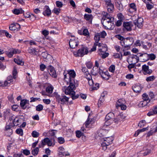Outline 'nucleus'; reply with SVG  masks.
<instances>
[{"mask_svg":"<svg viewBox=\"0 0 157 157\" xmlns=\"http://www.w3.org/2000/svg\"><path fill=\"white\" fill-rule=\"evenodd\" d=\"M28 15V16L26 17V18H30V19L32 20H34L36 18V17L33 14H31L30 15Z\"/></svg>","mask_w":157,"mask_h":157,"instance_id":"obj_48","label":"nucleus"},{"mask_svg":"<svg viewBox=\"0 0 157 157\" xmlns=\"http://www.w3.org/2000/svg\"><path fill=\"white\" fill-rule=\"evenodd\" d=\"M113 140V138L112 137H109L104 138L103 142H105L107 145H109L112 143V141Z\"/></svg>","mask_w":157,"mask_h":157,"instance_id":"obj_17","label":"nucleus"},{"mask_svg":"<svg viewBox=\"0 0 157 157\" xmlns=\"http://www.w3.org/2000/svg\"><path fill=\"white\" fill-rule=\"evenodd\" d=\"M28 51L30 54L33 55H36L38 53V52L35 48H29Z\"/></svg>","mask_w":157,"mask_h":157,"instance_id":"obj_21","label":"nucleus"},{"mask_svg":"<svg viewBox=\"0 0 157 157\" xmlns=\"http://www.w3.org/2000/svg\"><path fill=\"white\" fill-rule=\"evenodd\" d=\"M124 27L128 31H131L132 26L131 22H124L123 24Z\"/></svg>","mask_w":157,"mask_h":157,"instance_id":"obj_15","label":"nucleus"},{"mask_svg":"<svg viewBox=\"0 0 157 157\" xmlns=\"http://www.w3.org/2000/svg\"><path fill=\"white\" fill-rule=\"evenodd\" d=\"M14 62L18 65H23L24 64V63L18 58L14 59Z\"/></svg>","mask_w":157,"mask_h":157,"instance_id":"obj_32","label":"nucleus"},{"mask_svg":"<svg viewBox=\"0 0 157 157\" xmlns=\"http://www.w3.org/2000/svg\"><path fill=\"white\" fill-rule=\"evenodd\" d=\"M10 51H11L13 55L17 53H19L21 52L20 51H19V50L13 48H12V49H11Z\"/></svg>","mask_w":157,"mask_h":157,"instance_id":"obj_47","label":"nucleus"},{"mask_svg":"<svg viewBox=\"0 0 157 157\" xmlns=\"http://www.w3.org/2000/svg\"><path fill=\"white\" fill-rule=\"evenodd\" d=\"M87 80H88V83L89 85L93 86L94 84V82L93 80L92 79V78L90 79H87Z\"/></svg>","mask_w":157,"mask_h":157,"instance_id":"obj_64","label":"nucleus"},{"mask_svg":"<svg viewBox=\"0 0 157 157\" xmlns=\"http://www.w3.org/2000/svg\"><path fill=\"white\" fill-rule=\"evenodd\" d=\"M99 87V84L98 83H94L92 87V90H97Z\"/></svg>","mask_w":157,"mask_h":157,"instance_id":"obj_55","label":"nucleus"},{"mask_svg":"<svg viewBox=\"0 0 157 157\" xmlns=\"http://www.w3.org/2000/svg\"><path fill=\"white\" fill-rule=\"evenodd\" d=\"M64 149L62 147H60L58 148V151L59 152V155H65V156H69L70 154L67 152L63 151Z\"/></svg>","mask_w":157,"mask_h":157,"instance_id":"obj_14","label":"nucleus"},{"mask_svg":"<svg viewBox=\"0 0 157 157\" xmlns=\"http://www.w3.org/2000/svg\"><path fill=\"white\" fill-rule=\"evenodd\" d=\"M122 115L121 114L119 115L115 118L114 119L113 121L116 124H118L119 122H120L121 120L124 118L122 117Z\"/></svg>","mask_w":157,"mask_h":157,"instance_id":"obj_26","label":"nucleus"},{"mask_svg":"<svg viewBox=\"0 0 157 157\" xmlns=\"http://www.w3.org/2000/svg\"><path fill=\"white\" fill-rule=\"evenodd\" d=\"M64 138L62 137H59L58 138V142L60 144H63L64 142Z\"/></svg>","mask_w":157,"mask_h":157,"instance_id":"obj_61","label":"nucleus"},{"mask_svg":"<svg viewBox=\"0 0 157 157\" xmlns=\"http://www.w3.org/2000/svg\"><path fill=\"white\" fill-rule=\"evenodd\" d=\"M39 151V149L38 147H36L35 149L33 150L32 152V154L34 155H36L38 154Z\"/></svg>","mask_w":157,"mask_h":157,"instance_id":"obj_42","label":"nucleus"},{"mask_svg":"<svg viewBox=\"0 0 157 157\" xmlns=\"http://www.w3.org/2000/svg\"><path fill=\"white\" fill-rule=\"evenodd\" d=\"M142 71L144 75H150L152 72L151 70L149 69L148 66L144 64L142 67Z\"/></svg>","mask_w":157,"mask_h":157,"instance_id":"obj_9","label":"nucleus"},{"mask_svg":"<svg viewBox=\"0 0 157 157\" xmlns=\"http://www.w3.org/2000/svg\"><path fill=\"white\" fill-rule=\"evenodd\" d=\"M157 113V107H155L153 109L151 110L149 112L147 113L148 116L153 115Z\"/></svg>","mask_w":157,"mask_h":157,"instance_id":"obj_23","label":"nucleus"},{"mask_svg":"<svg viewBox=\"0 0 157 157\" xmlns=\"http://www.w3.org/2000/svg\"><path fill=\"white\" fill-rule=\"evenodd\" d=\"M60 9L59 8H55L52 10V12L57 15H58L60 12Z\"/></svg>","mask_w":157,"mask_h":157,"instance_id":"obj_49","label":"nucleus"},{"mask_svg":"<svg viewBox=\"0 0 157 157\" xmlns=\"http://www.w3.org/2000/svg\"><path fill=\"white\" fill-rule=\"evenodd\" d=\"M13 13L16 15H18L23 13L24 11L21 8L18 9H15L13 11Z\"/></svg>","mask_w":157,"mask_h":157,"instance_id":"obj_28","label":"nucleus"},{"mask_svg":"<svg viewBox=\"0 0 157 157\" xmlns=\"http://www.w3.org/2000/svg\"><path fill=\"white\" fill-rule=\"evenodd\" d=\"M17 74V71L16 68L14 67L13 70V76L14 79H15L16 78V76Z\"/></svg>","mask_w":157,"mask_h":157,"instance_id":"obj_59","label":"nucleus"},{"mask_svg":"<svg viewBox=\"0 0 157 157\" xmlns=\"http://www.w3.org/2000/svg\"><path fill=\"white\" fill-rule=\"evenodd\" d=\"M143 99L144 100L150 102V100L148 95L146 93L142 95Z\"/></svg>","mask_w":157,"mask_h":157,"instance_id":"obj_38","label":"nucleus"},{"mask_svg":"<svg viewBox=\"0 0 157 157\" xmlns=\"http://www.w3.org/2000/svg\"><path fill=\"white\" fill-rule=\"evenodd\" d=\"M51 10H50L49 6H46L44 9V11L43 13V14L44 16L49 17L51 15Z\"/></svg>","mask_w":157,"mask_h":157,"instance_id":"obj_13","label":"nucleus"},{"mask_svg":"<svg viewBox=\"0 0 157 157\" xmlns=\"http://www.w3.org/2000/svg\"><path fill=\"white\" fill-rule=\"evenodd\" d=\"M46 144H47L49 146H52V141L48 138H45L43 140H42L41 143V144L39 145V147L40 148L43 147Z\"/></svg>","mask_w":157,"mask_h":157,"instance_id":"obj_7","label":"nucleus"},{"mask_svg":"<svg viewBox=\"0 0 157 157\" xmlns=\"http://www.w3.org/2000/svg\"><path fill=\"white\" fill-rule=\"evenodd\" d=\"M117 8L121 11H123V7L122 5L120 3H117L116 4Z\"/></svg>","mask_w":157,"mask_h":157,"instance_id":"obj_41","label":"nucleus"},{"mask_svg":"<svg viewBox=\"0 0 157 157\" xmlns=\"http://www.w3.org/2000/svg\"><path fill=\"white\" fill-rule=\"evenodd\" d=\"M55 97L56 99L59 102H60V103L62 104H66L68 102L69 98L64 94L60 96L56 94Z\"/></svg>","mask_w":157,"mask_h":157,"instance_id":"obj_6","label":"nucleus"},{"mask_svg":"<svg viewBox=\"0 0 157 157\" xmlns=\"http://www.w3.org/2000/svg\"><path fill=\"white\" fill-rule=\"evenodd\" d=\"M56 6L59 8H61L63 6V4L62 2L59 1H57L56 2Z\"/></svg>","mask_w":157,"mask_h":157,"instance_id":"obj_54","label":"nucleus"},{"mask_svg":"<svg viewBox=\"0 0 157 157\" xmlns=\"http://www.w3.org/2000/svg\"><path fill=\"white\" fill-rule=\"evenodd\" d=\"M23 153L26 155H28L30 154L29 151L27 149L23 150L22 151Z\"/></svg>","mask_w":157,"mask_h":157,"instance_id":"obj_62","label":"nucleus"},{"mask_svg":"<svg viewBox=\"0 0 157 157\" xmlns=\"http://www.w3.org/2000/svg\"><path fill=\"white\" fill-rule=\"evenodd\" d=\"M88 53V50L87 47L82 46L77 52H73V54L75 56L82 57Z\"/></svg>","mask_w":157,"mask_h":157,"instance_id":"obj_5","label":"nucleus"},{"mask_svg":"<svg viewBox=\"0 0 157 157\" xmlns=\"http://www.w3.org/2000/svg\"><path fill=\"white\" fill-rule=\"evenodd\" d=\"M84 18L87 21H91L92 19V16L91 14H85L84 16Z\"/></svg>","mask_w":157,"mask_h":157,"instance_id":"obj_36","label":"nucleus"},{"mask_svg":"<svg viewBox=\"0 0 157 157\" xmlns=\"http://www.w3.org/2000/svg\"><path fill=\"white\" fill-rule=\"evenodd\" d=\"M151 151L150 149H144V152L142 153V154H143L144 156H147L151 152Z\"/></svg>","mask_w":157,"mask_h":157,"instance_id":"obj_37","label":"nucleus"},{"mask_svg":"<svg viewBox=\"0 0 157 157\" xmlns=\"http://www.w3.org/2000/svg\"><path fill=\"white\" fill-rule=\"evenodd\" d=\"M21 119H19L17 117L15 118L12 121L13 124H12V126H17L19 125L21 123Z\"/></svg>","mask_w":157,"mask_h":157,"instance_id":"obj_22","label":"nucleus"},{"mask_svg":"<svg viewBox=\"0 0 157 157\" xmlns=\"http://www.w3.org/2000/svg\"><path fill=\"white\" fill-rule=\"evenodd\" d=\"M16 132L17 134H20L21 136H22L23 134V130L20 128L17 129L16 130Z\"/></svg>","mask_w":157,"mask_h":157,"instance_id":"obj_51","label":"nucleus"},{"mask_svg":"<svg viewBox=\"0 0 157 157\" xmlns=\"http://www.w3.org/2000/svg\"><path fill=\"white\" fill-rule=\"evenodd\" d=\"M29 102V101L27 100H23L21 101L20 102L21 106L24 109H25V108H24L25 105Z\"/></svg>","mask_w":157,"mask_h":157,"instance_id":"obj_35","label":"nucleus"},{"mask_svg":"<svg viewBox=\"0 0 157 157\" xmlns=\"http://www.w3.org/2000/svg\"><path fill=\"white\" fill-rule=\"evenodd\" d=\"M129 59L130 60L132 59L133 60H132V63L134 64L137 63L139 60V57L136 55H133L129 57Z\"/></svg>","mask_w":157,"mask_h":157,"instance_id":"obj_19","label":"nucleus"},{"mask_svg":"<svg viewBox=\"0 0 157 157\" xmlns=\"http://www.w3.org/2000/svg\"><path fill=\"white\" fill-rule=\"evenodd\" d=\"M83 34L85 36H89V33L88 30L86 29H84L83 31Z\"/></svg>","mask_w":157,"mask_h":157,"instance_id":"obj_57","label":"nucleus"},{"mask_svg":"<svg viewBox=\"0 0 157 157\" xmlns=\"http://www.w3.org/2000/svg\"><path fill=\"white\" fill-rule=\"evenodd\" d=\"M98 54L102 56L103 58H105L107 57L109 54L106 52L107 50L106 45L103 44L99 43L98 44Z\"/></svg>","mask_w":157,"mask_h":157,"instance_id":"obj_4","label":"nucleus"},{"mask_svg":"<svg viewBox=\"0 0 157 157\" xmlns=\"http://www.w3.org/2000/svg\"><path fill=\"white\" fill-rule=\"evenodd\" d=\"M69 85L65 89V93L66 94H69L71 96L72 99L74 100L78 98V96L75 95V90L76 87V83L72 82H68Z\"/></svg>","mask_w":157,"mask_h":157,"instance_id":"obj_2","label":"nucleus"},{"mask_svg":"<svg viewBox=\"0 0 157 157\" xmlns=\"http://www.w3.org/2000/svg\"><path fill=\"white\" fill-rule=\"evenodd\" d=\"M32 135L33 137L36 138L39 136V133L38 132L34 131L33 132Z\"/></svg>","mask_w":157,"mask_h":157,"instance_id":"obj_46","label":"nucleus"},{"mask_svg":"<svg viewBox=\"0 0 157 157\" xmlns=\"http://www.w3.org/2000/svg\"><path fill=\"white\" fill-rule=\"evenodd\" d=\"M101 37L104 38L106 36V33L105 31H103L100 33H99Z\"/></svg>","mask_w":157,"mask_h":157,"instance_id":"obj_60","label":"nucleus"},{"mask_svg":"<svg viewBox=\"0 0 157 157\" xmlns=\"http://www.w3.org/2000/svg\"><path fill=\"white\" fill-rule=\"evenodd\" d=\"M9 29L10 30L15 31H16V29L15 25V24H12L9 27Z\"/></svg>","mask_w":157,"mask_h":157,"instance_id":"obj_50","label":"nucleus"},{"mask_svg":"<svg viewBox=\"0 0 157 157\" xmlns=\"http://www.w3.org/2000/svg\"><path fill=\"white\" fill-rule=\"evenodd\" d=\"M42 56L44 58L48 59L51 58V56L50 55H48L46 52H44L42 53Z\"/></svg>","mask_w":157,"mask_h":157,"instance_id":"obj_34","label":"nucleus"},{"mask_svg":"<svg viewBox=\"0 0 157 157\" xmlns=\"http://www.w3.org/2000/svg\"><path fill=\"white\" fill-rule=\"evenodd\" d=\"M125 103V101L124 99H119L117 103L116 107L118 108L119 105L124 104Z\"/></svg>","mask_w":157,"mask_h":157,"instance_id":"obj_30","label":"nucleus"},{"mask_svg":"<svg viewBox=\"0 0 157 157\" xmlns=\"http://www.w3.org/2000/svg\"><path fill=\"white\" fill-rule=\"evenodd\" d=\"M155 76L152 75L147 77L146 80L147 82L152 81L155 79Z\"/></svg>","mask_w":157,"mask_h":157,"instance_id":"obj_40","label":"nucleus"},{"mask_svg":"<svg viewBox=\"0 0 157 157\" xmlns=\"http://www.w3.org/2000/svg\"><path fill=\"white\" fill-rule=\"evenodd\" d=\"M43 105L41 104H39L36 106V110L38 111H40L43 110Z\"/></svg>","mask_w":157,"mask_h":157,"instance_id":"obj_44","label":"nucleus"},{"mask_svg":"<svg viewBox=\"0 0 157 157\" xmlns=\"http://www.w3.org/2000/svg\"><path fill=\"white\" fill-rule=\"evenodd\" d=\"M98 68L97 67H94L92 70L91 71L92 74L94 75H96L97 74L98 71Z\"/></svg>","mask_w":157,"mask_h":157,"instance_id":"obj_33","label":"nucleus"},{"mask_svg":"<svg viewBox=\"0 0 157 157\" xmlns=\"http://www.w3.org/2000/svg\"><path fill=\"white\" fill-rule=\"evenodd\" d=\"M104 98H100L98 103V105L99 107L102 105L104 102Z\"/></svg>","mask_w":157,"mask_h":157,"instance_id":"obj_39","label":"nucleus"},{"mask_svg":"<svg viewBox=\"0 0 157 157\" xmlns=\"http://www.w3.org/2000/svg\"><path fill=\"white\" fill-rule=\"evenodd\" d=\"M114 117V113H109L106 115L105 119L106 120H108L113 122Z\"/></svg>","mask_w":157,"mask_h":157,"instance_id":"obj_18","label":"nucleus"},{"mask_svg":"<svg viewBox=\"0 0 157 157\" xmlns=\"http://www.w3.org/2000/svg\"><path fill=\"white\" fill-rule=\"evenodd\" d=\"M115 70V66L113 65H112L109 68V70L111 72H114Z\"/></svg>","mask_w":157,"mask_h":157,"instance_id":"obj_56","label":"nucleus"},{"mask_svg":"<svg viewBox=\"0 0 157 157\" xmlns=\"http://www.w3.org/2000/svg\"><path fill=\"white\" fill-rule=\"evenodd\" d=\"M150 102L145 100L141 101L139 104V106L140 107H144L147 106H148Z\"/></svg>","mask_w":157,"mask_h":157,"instance_id":"obj_27","label":"nucleus"},{"mask_svg":"<svg viewBox=\"0 0 157 157\" xmlns=\"http://www.w3.org/2000/svg\"><path fill=\"white\" fill-rule=\"evenodd\" d=\"M84 74L85 77L87 79H90L91 78V76L88 71L86 72Z\"/></svg>","mask_w":157,"mask_h":157,"instance_id":"obj_43","label":"nucleus"},{"mask_svg":"<svg viewBox=\"0 0 157 157\" xmlns=\"http://www.w3.org/2000/svg\"><path fill=\"white\" fill-rule=\"evenodd\" d=\"M92 122V119H90L88 117L87 121L86 122V127H88V125L91 123Z\"/></svg>","mask_w":157,"mask_h":157,"instance_id":"obj_53","label":"nucleus"},{"mask_svg":"<svg viewBox=\"0 0 157 157\" xmlns=\"http://www.w3.org/2000/svg\"><path fill=\"white\" fill-rule=\"evenodd\" d=\"M48 71L50 75L53 77L56 78L57 75L54 68L51 66H49L48 68Z\"/></svg>","mask_w":157,"mask_h":157,"instance_id":"obj_11","label":"nucleus"},{"mask_svg":"<svg viewBox=\"0 0 157 157\" xmlns=\"http://www.w3.org/2000/svg\"><path fill=\"white\" fill-rule=\"evenodd\" d=\"M67 74L65 72L63 73L64 79L67 82V83L72 82L74 83H77V81L75 82V77L76 76V73L74 70H70L67 71Z\"/></svg>","mask_w":157,"mask_h":157,"instance_id":"obj_3","label":"nucleus"},{"mask_svg":"<svg viewBox=\"0 0 157 157\" xmlns=\"http://www.w3.org/2000/svg\"><path fill=\"white\" fill-rule=\"evenodd\" d=\"M143 22V19L141 17H139L138 18L136 22L135 23V25L139 28H141L142 27Z\"/></svg>","mask_w":157,"mask_h":157,"instance_id":"obj_16","label":"nucleus"},{"mask_svg":"<svg viewBox=\"0 0 157 157\" xmlns=\"http://www.w3.org/2000/svg\"><path fill=\"white\" fill-rule=\"evenodd\" d=\"M78 38H74L71 39L69 41V45L70 47L72 48H74L76 47L78 45Z\"/></svg>","mask_w":157,"mask_h":157,"instance_id":"obj_8","label":"nucleus"},{"mask_svg":"<svg viewBox=\"0 0 157 157\" xmlns=\"http://www.w3.org/2000/svg\"><path fill=\"white\" fill-rule=\"evenodd\" d=\"M11 83L10 81H9L7 80L5 81L4 83H3V87H4L6 86H9Z\"/></svg>","mask_w":157,"mask_h":157,"instance_id":"obj_52","label":"nucleus"},{"mask_svg":"<svg viewBox=\"0 0 157 157\" xmlns=\"http://www.w3.org/2000/svg\"><path fill=\"white\" fill-rule=\"evenodd\" d=\"M109 145H107L105 142H102L101 144V146L102 147V149L103 150L105 151L107 148V146Z\"/></svg>","mask_w":157,"mask_h":157,"instance_id":"obj_58","label":"nucleus"},{"mask_svg":"<svg viewBox=\"0 0 157 157\" xmlns=\"http://www.w3.org/2000/svg\"><path fill=\"white\" fill-rule=\"evenodd\" d=\"M100 37L101 36L99 33H97L95 34L94 38V40L95 41V45H98V44L100 43H98V42L100 40Z\"/></svg>","mask_w":157,"mask_h":157,"instance_id":"obj_24","label":"nucleus"},{"mask_svg":"<svg viewBox=\"0 0 157 157\" xmlns=\"http://www.w3.org/2000/svg\"><path fill=\"white\" fill-rule=\"evenodd\" d=\"M124 39V42L126 44V47H127V49H128L130 48V46L133 43L134 40L133 38L130 37Z\"/></svg>","mask_w":157,"mask_h":157,"instance_id":"obj_10","label":"nucleus"},{"mask_svg":"<svg viewBox=\"0 0 157 157\" xmlns=\"http://www.w3.org/2000/svg\"><path fill=\"white\" fill-rule=\"evenodd\" d=\"M113 18L111 17L108 13H106L102 17L101 23L104 26L106 29H110L113 25Z\"/></svg>","mask_w":157,"mask_h":157,"instance_id":"obj_1","label":"nucleus"},{"mask_svg":"<svg viewBox=\"0 0 157 157\" xmlns=\"http://www.w3.org/2000/svg\"><path fill=\"white\" fill-rule=\"evenodd\" d=\"M132 89L134 92L139 93L141 91L142 88L139 85H134L132 86Z\"/></svg>","mask_w":157,"mask_h":157,"instance_id":"obj_25","label":"nucleus"},{"mask_svg":"<svg viewBox=\"0 0 157 157\" xmlns=\"http://www.w3.org/2000/svg\"><path fill=\"white\" fill-rule=\"evenodd\" d=\"M145 121L142 120L139 123L138 126L141 128L144 126L145 125Z\"/></svg>","mask_w":157,"mask_h":157,"instance_id":"obj_45","label":"nucleus"},{"mask_svg":"<svg viewBox=\"0 0 157 157\" xmlns=\"http://www.w3.org/2000/svg\"><path fill=\"white\" fill-rule=\"evenodd\" d=\"M130 6L131 9H133L134 11H136V8L135 5L134 3H131L130 5Z\"/></svg>","mask_w":157,"mask_h":157,"instance_id":"obj_63","label":"nucleus"},{"mask_svg":"<svg viewBox=\"0 0 157 157\" xmlns=\"http://www.w3.org/2000/svg\"><path fill=\"white\" fill-rule=\"evenodd\" d=\"M3 113V116L5 118V119H6V118H8L10 115V110L9 109H7L5 110Z\"/></svg>","mask_w":157,"mask_h":157,"instance_id":"obj_29","label":"nucleus"},{"mask_svg":"<svg viewBox=\"0 0 157 157\" xmlns=\"http://www.w3.org/2000/svg\"><path fill=\"white\" fill-rule=\"evenodd\" d=\"M108 11L109 13H112L113 12L114 6L111 3L110 1L109 0L106 2Z\"/></svg>","mask_w":157,"mask_h":157,"instance_id":"obj_12","label":"nucleus"},{"mask_svg":"<svg viewBox=\"0 0 157 157\" xmlns=\"http://www.w3.org/2000/svg\"><path fill=\"white\" fill-rule=\"evenodd\" d=\"M100 74L101 76V77L105 80H108L109 79L110 75H109L108 71H106L105 72H102V73H100Z\"/></svg>","mask_w":157,"mask_h":157,"instance_id":"obj_20","label":"nucleus"},{"mask_svg":"<svg viewBox=\"0 0 157 157\" xmlns=\"http://www.w3.org/2000/svg\"><path fill=\"white\" fill-rule=\"evenodd\" d=\"M54 88L52 85H49L46 88V92L50 94H51L52 93V91L53 90Z\"/></svg>","mask_w":157,"mask_h":157,"instance_id":"obj_31","label":"nucleus"}]
</instances>
